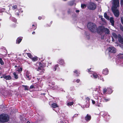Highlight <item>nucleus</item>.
<instances>
[{
	"label": "nucleus",
	"instance_id": "nucleus-60",
	"mask_svg": "<svg viewBox=\"0 0 123 123\" xmlns=\"http://www.w3.org/2000/svg\"><path fill=\"white\" fill-rule=\"evenodd\" d=\"M121 29L123 31V28H121Z\"/></svg>",
	"mask_w": 123,
	"mask_h": 123
},
{
	"label": "nucleus",
	"instance_id": "nucleus-54",
	"mask_svg": "<svg viewBox=\"0 0 123 123\" xmlns=\"http://www.w3.org/2000/svg\"><path fill=\"white\" fill-rule=\"evenodd\" d=\"M2 69L0 67V74H2Z\"/></svg>",
	"mask_w": 123,
	"mask_h": 123
},
{
	"label": "nucleus",
	"instance_id": "nucleus-18",
	"mask_svg": "<svg viewBox=\"0 0 123 123\" xmlns=\"http://www.w3.org/2000/svg\"><path fill=\"white\" fill-rule=\"evenodd\" d=\"M59 65L56 64L53 68V69L54 71H55L57 69H58L59 68Z\"/></svg>",
	"mask_w": 123,
	"mask_h": 123
},
{
	"label": "nucleus",
	"instance_id": "nucleus-10",
	"mask_svg": "<svg viewBox=\"0 0 123 123\" xmlns=\"http://www.w3.org/2000/svg\"><path fill=\"white\" fill-rule=\"evenodd\" d=\"M55 84V82H53L51 83H50L49 85L50 86V87L51 89H53L55 90L60 89L58 86H54Z\"/></svg>",
	"mask_w": 123,
	"mask_h": 123
},
{
	"label": "nucleus",
	"instance_id": "nucleus-7",
	"mask_svg": "<svg viewBox=\"0 0 123 123\" xmlns=\"http://www.w3.org/2000/svg\"><path fill=\"white\" fill-rule=\"evenodd\" d=\"M96 5L93 3H91L87 6V7L88 8L92 10H95L96 9Z\"/></svg>",
	"mask_w": 123,
	"mask_h": 123
},
{
	"label": "nucleus",
	"instance_id": "nucleus-30",
	"mask_svg": "<svg viewBox=\"0 0 123 123\" xmlns=\"http://www.w3.org/2000/svg\"><path fill=\"white\" fill-rule=\"evenodd\" d=\"M27 55L28 56V57L31 59L32 57V56L31 53H27Z\"/></svg>",
	"mask_w": 123,
	"mask_h": 123
},
{
	"label": "nucleus",
	"instance_id": "nucleus-25",
	"mask_svg": "<svg viewBox=\"0 0 123 123\" xmlns=\"http://www.w3.org/2000/svg\"><path fill=\"white\" fill-rule=\"evenodd\" d=\"M32 61L34 62L36 61L37 60V57H32L31 59Z\"/></svg>",
	"mask_w": 123,
	"mask_h": 123
},
{
	"label": "nucleus",
	"instance_id": "nucleus-27",
	"mask_svg": "<svg viewBox=\"0 0 123 123\" xmlns=\"http://www.w3.org/2000/svg\"><path fill=\"white\" fill-rule=\"evenodd\" d=\"M118 57L119 58L123 59V54H120L118 55Z\"/></svg>",
	"mask_w": 123,
	"mask_h": 123
},
{
	"label": "nucleus",
	"instance_id": "nucleus-5",
	"mask_svg": "<svg viewBox=\"0 0 123 123\" xmlns=\"http://www.w3.org/2000/svg\"><path fill=\"white\" fill-rule=\"evenodd\" d=\"M37 66H39V67H38L37 68L36 67V68L37 70V71H40L41 72L39 74H42L44 73V72L43 71V68L42 67L43 66V65L40 62H37Z\"/></svg>",
	"mask_w": 123,
	"mask_h": 123
},
{
	"label": "nucleus",
	"instance_id": "nucleus-35",
	"mask_svg": "<svg viewBox=\"0 0 123 123\" xmlns=\"http://www.w3.org/2000/svg\"><path fill=\"white\" fill-rule=\"evenodd\" d=\"M102 16H100V18H101V20L103 21L104 22V23H106V22L105 21V19L104 18H102Z\"/></svg>",
	"mask_w": 123,
	"mask_h": 123
},
{
	"label": "nucleus",
	"instance_id": "nucleus-44",
	"mask_svg": "<svg viewBox=\"0 0 123 123\" xmlns=\"http://www.w3.org/2000/svg\"><path fill=\"white\" fill-rule=\"evenodd\" d=\"M23 86L24 87L25 89V90H28V87H27V86H24V85H23Z\"/></svg>",
	"mask_w": 123,
	"mask_h": 123
},
{
	"label": "nucleus",
	"instance_id": "nucleus-48",
	"mask_svg": "<svg viewBox=\"0 0 123 123\" xmlns=\"http://www.w3.org/2000/svg\"><path fill=\"white\" fill-rule=\"evenodd\" d=\"M121 21L123 25V18H121Z\"/></svg>",
	"mask_w": 123,
	"mask_h": 123
},
{
	"label": "nucleus",
	"instance_id": "nucleus-53",
	"mask_svg": "<svg viewBox=\"0 0 123 123\" xmlns=\"http://www.w3.org/2000/svg\"><path fill=\"white\" fill-rule=\"evenodd\" d=\"M58 122L59 123H64L61 120L59 122L58 121Z\"/></svg>",
	"mask_w": 123,
	"mask_h": 123
},
{
	"label": "nucleus",
	"instance_id": "nucleus-46",
	"mask_svg": "<svg viewBox=\"0 0 123 123\" xmlns=\"http://www.w3.org/2000/svg\"><path fill=\"white\" fill-rule=\"evenodd\" d=\"M78 114H75L73 116V118H74V117H77Z\"/></svg>",
	"mask_w": 123,
	"mask_h": 123
},
{
	"label": "nucleus",
	"instance_id": "nucleus-16",
	"mask_svg": "<svg viewBox=\"0 0 123 123\" xmlns=\"http://www.w3.org/2000/svg\"><path fill=\"white\" fill-rule=\"evenodd\" d=\"M3 77L6 80H9L11 79V77L9 75H3Z\"/></svg>",
	"mask_w": 123,
	"mask_h": 123
},
{
	"label": "nucleus",
	"instance_id": "nucleus-56",
	"mask_svg": "<svg viewBox=\"0 0 123 123\" xmlns=\"http://www.w3.org/2000/svg\"><path fill=\"white\" fill-rule=\"evenodd\" d=\"M112 41H114V40L113 39L112 36Z\"/></svg>",
	"mask_w": 123,
	"mask_h": 123
},
{
	"label": "nucleus",
	"instance_id": "nucleus-50",
	"mask_svg": "<svg viewBox=\"0 0 123 123\" xmlns=\"http://www.w3.org/2000/svg\"><path fill=\"white\" fill-rule=\"evenodd\" d=\"M92 102V103L93 104H95V101L93 100H91Z\"/></svg>",
	"mask_w": 123,
	"mask_h": 123
},
{
	"label": "nucleus",
	"instance_id": "nucleus-47",
	"mask_svg": "<svg viewBox=\"0 0 123 123\" xmlns=\"http://www.w3.org/2000/svg\"><path fill=\"white\" fill-rule=\"evenodd\" d=\"M80 81V80L79 79H77L75 81L77 83H79Z\"/></svg>",
	"mask_w": 123,
	"mask_h": 123
},
{
	"label": "nucleus",
	"instance_id": "nucleus-45",
	"mask_svg": "<svg viewBox=\"0 0 123 123\" xmlns=\"http://www.w3.org/2000/svg\"><path fill=\"white\" fill-rule=\"evenodd\" d=\"M120 4L122 6H123V0H121Z\"/></svg>",
	"mask_w": 123,
	"mask_h": 123
},
{
	"label": "nucleus",
	"instance_id": "nucleus-22",
	"mask_svg": "<svg viewBox=\"0 0 123 123\" xmlns=\"http://www.w3.org/2000/svg\"><path fill=\"white\" fill-rule=\"evenodd\" d=\"M112 92V91L111 89L110 88H107V92L108 94H111Z\"/></svg>",
	"mask_w": 123,
	"mask_h": 123
},
{
	"label": "nucleus",
	"instance_id": "nucleus-4",
	"mask_svg": "<svg viewBox=\"0 0 123 123\" xmlns=\"http://www.w3.org/2000/svg\"><path fill=\"white\" fill-rule=\"evenodd\" d=\"M9 117L8 115L5 114H2L0 115V121L4 123L8 122Z\"/></svg>",
	"mask_w": 123,
	"mask_h": 123
},
{
	"label": "nucleus",
	"instance_id": "nucleus-55",
	"mask_svg": "<svg viewBox=\"0 0 123 123\" xmlns=\"http://www.w3.org/2000/svg\"><path fill=\"white\" fill-rule=\"evenodd\" d=\"M79 12L80 11L79 10H76V12L77 13Z\"/></svg>",
	"mask_w": 123,
	"mask_h": 123
},
{
	"label": "nucleus",
	"instance_id": "nucleus-1",
	"mask_svg": "<svg viewBox=\"0 0 123 123\" xmlns=\"http://www.w3.org/2000/svg\"><path fill=\"white\" fill-rule=\"evenodd\" d=\"M113 4L112 8V10L115 15H119V12L117 9V8L119 6V0H113L112 1Z\"/></svg>",
	"mask_w": 123,
	"mask_h": 123
},
{
	"label": "nucleus",
	"instance_id": "nucleus-3",
	"mask_svg": "<svg viewBox=\"0 0 123 123\" xmlns=\"http://www.w3.org/2000/svg\"><path fill=\"white\" fill-rule=\"evenodd\" d=\"M88 29L92 32H97L98 28L96 25L94 23H89L87 25Z\"/></svg>",
	"mask_w": 123,
	"mask_h": 123
},
{
	"label": "nucleus",
	"instance_id": "nucleus-39",
	"mask_svg": "<svg viewBox=\"0 0 123 123\" xmlns=\"http://www.w3.org/2000/svg\"><path fill=\"white\" fill-rule=\"evenodd\" d=\"M38 18L39 20H40L42 19H44V18L43 17H42L41 16H40L38 17Z\"/></svg>",
	"mask_w": 123,
	"mask_h": 123
},
{
	"label": "nucleus",
	"instance_id": "nucleus-34",
	"mask_svg": "<svg viewBox=\"0 0 123 123\" xmlns=\"http://www.w3.org/2000/svg\"><path fill=\"white\" fill-rule=\"evenodd\" d=\"M98 78V79H99L100 80H102V81H104V79L103 78L100 76L99 75V78Z\"/></svg>",
	"mask_w": 123,
	"mask_h": 123
},
{
	"label": "nucleus",
	"instance_id": "nucleus-24",
	"mask_svg": "<svg viewBox=\"0 0 123 123\" xmlns=\"http://www.w3.org/2000/svg\"><path fill=\"white\" fill-rule=\"evenodd\" d=\"M13 75L14 76V78L16 79H17L18 78V75L16 73V72H14L13 73Z\"/></svg>",
	"mask_w": 123,
	"mask_h": 123
},
{
	"label": "nucleus",
	"instance_id": "nucleus-9",
	"mask_svg": "<svg viewBox=\"0 0 123 123\" xmlns=\"http://www.w3.org/2000/svg\"><path fill=\"white\" fill-rule=\"evenodd\" d=\"M100 91L99 90H97V89H95L93 91V94L94 97H95V98L97 99V96H99Z\"/></svg>",
	"mask_w": 123,
	"mask_h": 123
},
{
	"label": "nucleus",
	"instance_id": "nucleus-26",
	"mask_svg": "<svg viewBox=\"0 0 123 123\" xmlns=\"http://www.w3.org/2000/svg\"><path fill=\"white\" fill-rule=\"evenodd\" d=\"M67 105L68 106H71L73 105L74 104V102H67Z\"/></svg>",
	"mask_w": 123,
	"mask_h": 123
},
{
	"label": "nucleus",
	"instance_id": "nucleus-12",
	"mask_svg": "<svg viewBox=\"0 0 123 123\" xmlns=\"http://www.w3.org/2000/svg\"><path fill=\"white\" fill-rule=\"evenodd\" d=\"M26 77H27V80H30L31 78V74L29 72L27 71L26 74Z\"/></svg>",
	"mask_w": 123,
	"mask_h": 123
},
{
	"label": "nucleus",
	"instance_id": "nucleus-38",
	"mask_svg": "<svg viewBox=\"0 0 123 123\" xmlns=\"http://www.w3.org/2000/svg\"><path fill=\"white\" fill-rule=\"evenodd\" d=\"M12 20L13 21L15 22H16L17 21L16 19L14 17H12Z\"/></svg>",
	"mask_w": 123,
	"mask_h": 123
},
{
	"label": "nucleus",
	"instance_id": "nucleus-64",
	"mask_svg": "<svg viewBox=\"0 0 123 123\" xmlns=\"http://www.w3.org/2000/svg\"><path fill=\"white\" fill-rule=\"evenodd\" d=\"M121 46H122V45H119L121 47Z\"/></svg>",
	"mask_w": 123,
	"mask_h": 123
},
{
	"label": "nucleus",
	"instance_id": "nucleus-14",
	"mask_svg": "<svg viewBox=\"0 0 123 123\" xmlns=\"http://www.w3.org/2000/svg\"><path fill=\"white\" fill-rule=\"evenodd\" d=\"M108 72L109 71L107 68H105L103 70L102 73L105 75H106L108 74Z\"/></svg>",
	"mask_w": 123,
	"mask_h": 123
},
{
	"label": "nucleus",
	"instance_id": "nucleus-21",
	"mask_svg": "<svg viewBox=\"0 0 123 123\" xmlns=\"http://www.w3.org/2000/svg\"><path fill=\"white\" fill-rule=\"evenodd\" d=\"M22 37H18L17 39L16 43L19 44L22 40Z\"/></svg>",
	"mask_w": 123,
	"mask_h": 123
},
{
	"label": "nucleus",
	"instance_id": "nucleus-20",
	"mask_svg": "<svg viewBox=\"0 0 123 123\" xmlns=\"http://www.w3.org/2000/svg\"><path fill=\"white\" fill-rule=\"evenodd\" d=\"M51 106L53 108H56L57 107H58V106L57 104L55 103H53L52 104Z\"/></svg>",
	"mask_w": 123,
	"mask_h": 123
},
{
	"label": "nucleus",
	"instance_id": "nucleus-33",
	"mask_svg": "<svg viewBox=\"0 0 123 123\" xmlns=\"http://www.w3.org/2000/svg\"><path fill=\"white\" fill-rule=\"evenodd\" d=\"M96 105L99 107H102V104L100 103H98Z\"/></svg>",
	"mask_w": 123,
	"mask_h": 123
},
{
	"label": "nucleus",
	"instance_id": "nucleus-43",
	"mask_svg": "<svg viewBox=\"0 0 123 123\" xmlns=\"http://www.w3.org/2000/svg\"><path fill=\"white\" fill-rule=\"evenodd\" d=\"M74 4V2L73 1L70 2L69 3V5L71 6L73 5Z\"/></svg>",
	"mask_w": 123,
	"mask_h": 123
},
{
	"label": "nucleus",
	"instance_id": "nucleus-31",
	"mask_svg": "<svg viewBox=\"0 0 123 123\" xmlns=\"http://www.w3.org/2000/svg\"><path fill=\"white\" fill-rule=\"evenodd\" d=\"M0 64L1 65H3L4 64V62L3 61L2 59L0 58Z\"/></svg>",
	"mask_w": 123,
	"mask_h": 123
},
{
	"label": "nucleus",
	"instance_id": "nucleus-57",
	"mask_svg": "<svg viewBox=\"0 0 123 123\" xmlns=\"http://www.w3.org/2000/svg\"><path fill=\"white\" fill-rule=\"evenodd\" d=\"M50 25H46V26H47V27H50Z\"/></svg>",
	"mask_w": 123,
	"mask_h": 123
},
{
	"label": "nucleus",
	"instance_id": "nucleus-52",
	"mask_svg": "<svg viewBox=\"0 0 123 123\" xmlns=\"http://www.w3.org/2000/svg\"><path fill=\"white\" fill-rule=\"evenodd\" d=\"M34 88V86L33 85H31L30 86V88L31 89H32Z\"/></svg>",
	"mask_w": 123,
	"mask_h": 123
},
{
	"label": "nucleus",
	"instance_id": "nucleus-37",
	"mask_svg": "<svg viewBox=\"0 0 123 123\" xmlns=\"http://www.w3.org/2000/svg\"><path fill=\"white\" fill-rule=\"evenodd\" d=\"M107 89H106L105 88H104V89L103 90V94H105L106 93V92H107Z\"/></svg>",
	"mask_w": 123,
	"mask_h": 123
},
{
	"label": "nucleus",
	"instance_id": "nucleus-40",
	"mask_svg": "<svg viewBox=\"0 0 123 123\" xmlns=\"http://www.w3.org/2000/svg\"><path fill=\"white\" fill-rule=\"evenodd\" d=\"M32 28L33 30H35L37 28V26H35L33 24L32 25Z\"/></svg>",
	"mask_w": 123,
	"mask_h": 123
},
{
	"label": "nucleus",
	"instance_id": "nucleus-59",
	"mask_svg": "<svg viewBox=\"0 0 123 123\" xmlns=\"http://www.w3.org/2000/svg\"><path fill=\"white\" fill-rule=\"evenodd\" d=\"M35 32H33L32 33V34H35Z\"/></svg>",
	"mask_w": 123,
	"mask_h": 123
},
{
	"label": "nucleus",
	"instance_id": "nucleus-13",
	"mask_svg": "<svg viewBox=\"0 0 123 123\" xmlns=\"http://www.w3.org/2000/svg\"><path fill=\"white\" fill-rule=\"evenodd\" d=\"M91 119V116L90 115L87 114L85 117V119L87 121H89Z\"/></svg>",
	"mask_w": 123,
	"mask_h": 123
},
{
	"label": "nucleus",
	"instance_id": "nucleus-61",
	"mask_svg": "<svg viewBox=\"0 0 123 123\" xmlns=\"http://www.w3.org/2000/svg\"><path fill=\"white\" fill-rule=\"evenodd\" d=\"M27 123H30V122L29 121H28Z\"/></svg>",
	"mask_w": 123,
	"mask_h": 123
},
{
	"label": "nucleus",
	"instance_id": "nucleus-41",
	"mask_svg": "<svg viewBox=\"0 0 123 123\" xmlns=\"http://www.w3.org/2000/svg\"><path fill=\"white\" fill-rule=\"evenodd\" d=\"M22 68L21 67L20 68H19L18 70H17L19 72H21L22 71Z\"/></svg>",
	"mask_w": 123,
	"mask_h": 123
},
{
	"label": "nucleus",
	"instance_id": "nucleus-17",
	"mask_svg": "<svg viewBox=\"0 0 123 123\" xmlns=\"http://www.w3.org/2000/svg\"><path fill=\"white\" fill-rule=\"evenodd\" d=\"M109 20L110 23H111V25L113 26L114 25V22L113 18L112 17H111L110 18Z\"/></svg>",
	"mask_w": 123,
	"mask_h": 123
},
{
	"label": "nucleus",
	"instance_id": "nucleus-15",
	"mask_svg": "<svg viewBox=\"0 0 123 123\" xmlns=\"http://www.w3.org/2000/svg\"><path fill=\"white\" fill-rule=\"evenodd\" d=\"M118 40L120 43L122 44H123V38L120 35H118Z\"/></svg>",
	"mask_w": 123,
	"mask_h": 123
},
{
	"label": "nucleus",
	"instance_id": "nucleus-23",
	"mask_svg": "<svg viewBox=\"0 0 123 123\" xmlns=\"http://www.w3.org/2000/svg\"><path fill=\"white\" fill-rule=\"evenodd\" d=\"M103 101L104 102H107L109 101L110 99L109 98H103L102 99Z\"/></svg>",
	"mask_w": 123,
	"mask_h": 123
},
{
	"label": "nucleus",
	"instance_id": "nucleus-32",
	"mask_svg": "<svg viewBox=\"0 0 123 123\" xmlns=\"http://www.w3.org/2000/svg\"><path fill=\"white\" fill-rule=\"evenodd\" d=\"M81 6L82 8H84L86 7V5L84 4H81Z\"/></svg>",
	"mask_w": 123,
	"mask_h": 123
},
{
	"label": "nucleus",
	"instance_id": "nucleus-6",
	"mask_svg": "<svg viewBox=\"0 0 123 123\" xmlns=\"http://www.w3.org/2000/svg\"><path fill=\"white\" fill-rule=\"evenodd\" d=\"M88 72L89 73L92 74L91 75V76L92 78L94 79H96L98 78H99V75L97 73L89 69H88Z\"/></svg>",
	"mask_w": 123,
	"mask_h": 123
},
{
	"label": "nucleus",
	"instance_id": "nucleus-28",
	"mask_svg": "<svg viewBox=\"0 0 123 123\" xmlns=\"http://www.w3.org/2000/svg\"><path fill=\"white\" fill-rule=\"evenodd\" d=\"M74 74H75V75L77 76H78L80 74L79 72H78L77 70H75L74 71Z\"/></svg>",
	"mask_w": 123,
	"mask_h": 123
},
{
	"label": "nucleus",
	"instance_id": "nucleus-42",
	"mask_svg": "<svg viewBox=\"0 0 123 123\" xmlns=\"http://www.w3.org/2000/svg\"><path fill=\"white\" fill-rule=\"evenodd\" d=\"M105 18L107 20H109V16H104Z\"/></svg>",
	"mask_w": 123,
	"mask_h": 123
},
{
	"label": "nucleus",
	"instance_id": "nucleus-2",
	"mask_svg": "<svg viewBox=\"0 0 123 123\" xmlns=\"http://www.w3.org/2000/svg\"><path fill=\"white\" fill-rule=\"evenodd\" d=\"M97 32L100 35L103 36H104L105 34L106 35L110 34V31L109 29L102 26H100L98 27Z\"/></svg>",
	"mask_w": 123,
	"mask_h": 123
},
{
	"label": "nucleus",
	"instance_id": "nucleus-63",
	"mask_svg": "<svg viewBox=\"0 0 123 123\" xmlns=\"http://www.w3.org/2000/svg\"><path fill=\"white\" fill-rule=\"evenodd\" d=\"M49 64H51V62H50V63H49Z\"/></svg>",
	"mask_w": 123,
	"mask_h": 123
},
{
	"label": "nucleus",
	"instance_id": "nucleus-36",
	"mask_svg": "<svg viewBox=\"0 0 123 123\" xmlns=\"http://www.w3.org/2000/svg\"><path fill=\"white\" fill-rule=\"evenodd\" d=\"M17 6L16 5H14L13 6H12V9L13 10H14L16 9L17 8Z\"/></svg>",
	"mask_w": 123,
	"mask_h": 123
},
{
	"label": "nucleus",
	"instance_id": "nucleus-49",
	"mask_svg": "<svg viewBox=\"0 0 123 123\" xmlns=\"http://www.w3.org/2000/svg\"><path fill=\"white\" fill-rule=\"evenodd\" d=\"M71 10L70 9H69L68 11V13H70L71 12Z\"/></svg>",
	"mask_w": 123,
	"mask_h": 123
},
{
	"label": "nucleus",
	"instance_id": "nucleus-19",
	"mask_svg": "<svg viewBox=\"0 0 123 123\" xmlns=\"http://www.w3.org/2000/svg\"><path fill=\"white\" fill-rule=\"evenodd\" d=\"M107 114V112H102L100 113V115L104 117H105Z\"/></svg>",
	"mask_w": 123,
	"mask_h": 123
},
{
	"label": "nucleus",
	"instance_id": "nucleus-51",
	"mask_svg": "<svg viewBox=\"0 0 123 123\" xmlns=\"http://www.w3.org/2000/svg\"><path fill=\"white\" fill-rule=\"evenodd\" d=\"M86 99L87 101H89V100H90V99L88 97H87L86 98Z\"/></svg>",
	"mask_w": 123,
	"mask_h": 123
},
{
	"label": "nucleus",
	"instance_id": "nucleus-11",
	"mask_svg": "<svg viewBox=\"0 0 123 123\" xmlns=\"http://www.w3.org/2000/svg\"><path fill=\"white\" fill-rule=\"evenodd\" d=\"M58 63L62 66H65V63L64 60L62 59H59L58 60Z\"/></svg>",
	"mask_w": 123,
	"mask_h": 123
},
{
	"label": "nucleus",
	"instance_id": "nucleus-62",
	"mask_svg": "<svg viewBox=\"0 0 123 123\" xmlns=\"http://www.w3.org/2000/svg\"><path fill=\"white\" fill-rule=\"evenodd\" d=\"M17 67V66H15L14 67H15V68H16V67Z\"/></svg>",
	"mask_w": 123,
	"mask_h": 123
},
{
	"label": "nucleus",
	"instance_id": "nucleus-58",
	"mask_svg": "<svg viewBox=\"0 0 123 123\" xmlns=\"http://www.w3.org/2000/svg\"><path fill=\"white\" fill-rule=\"evenodd\" d=\"M104 15H107V14L106 13H105L104 14Z\"/></svg>",
	"mask_w": 123,
	"mask_h": 123
},
{
	"label": "nucleus",
	"instance_id": "nucleus-29",
	"mask_svg": "<svg viewBox=\"0 0 123 123\" xmlns=\"http://www.w3.org/2000/svg\"><path fill=\"white\" fill-rule=\"evenodd\" d=\"M112 36L115 38H117V36L115 33H112Z\"/></svg>",
	"mask_w": 123,
	"mask_h": 123
},
{
	"label": "nucleus",
	"instance_id": "nucleus-8",
	"mask_svg": "<svg viewBox=\"0 0 123 123\" xmlns=\"http://www.w3.org/2000/svg\"><path fill=\"white\" fill-rule=\"evenodd\" d=\"M107 50L110 53H114L116 52V48L112 46H111L108 48L107 49Z\"/></svg>",
	"mask_w": 123,
	"mask_h": 123
}]
</instances>
